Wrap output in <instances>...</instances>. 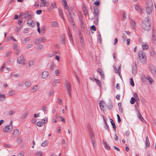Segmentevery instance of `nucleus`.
Returning a JSON list of instances; mask_svg holds the SVG:
<instances>
[{
	"mask_svg": "<svg viewBox=\"0 0 156 156\" xmlns=\"http://www.w3.org/2000/svg\"><path fill=\"white\" fill-rule=\"evenodd\" d=\"M146 20L143 21L142 27L143 29L145 30L148 31L151 29L150 22L149 21V18H147Z\"/></svg>",
	"mask_w": 156,
	"mask_h": 156,
	"instance_id": "nucleus-1",
	"label": "nucleus"
},
{
	"mask_svg": "<svg viewBox=\"0 0 156 156\" xmlns=\"http://www.w3.org/2000/svg\"><path fill=\"white\" fill-rule=\"evenodd\" d=\"M138 56L141 62L143 63H145L146 61V56L145 53L143 51H140L139 53Z\"/></svg>",
	"mask_w": 156,
	"mask_h": 156,
	"instance_id": "nucleus-2",
	"label": "nucleus"
},
{
	"mask_svg": "<svg viewBox=\"0 0 156 156\" xmlns=\"http://www.w3.org/2000/svg\"><path fill=\"white\" fill-rule=\"evenodd\" d=\"M66 88V89L70 97H71V85L70 83L68 81H66L65 85Z\"/></svg>",
	"mask_w": 156,
	"mask_h": 156,
	"instance_id": "nucleus-3",
	"label": "nucleus"
},
{
	"mask_svg": "<svg viewBox=\"0 0 156 156\" xmlns=\"http://www.w3.org/2000/svg\"><path fill=\"white\" fill-rule=\"evenodd\" d=\"M34 15L31 11H27L24 13V18L31 19L33 17Z\"/></svg>",
	"mask_w": 156,
	"mask_h": 156,
	"instance_id": "nucleus-4",
	"label": "nucleus"
},
{
	"mask_svg": "<svg viewBox=\"0 0 156 156\" xmlns=\"http://www.w3.org/2000/svg\"><path fill=\"white\" fill-rule=\"evenodd\" d=\"M153 8V5L152 4L147 6L146 9V13L148 14H150L152 12Z\"/></svg>",
	"mask_w": 156,
	"mask_h": 156,
	"instance_id": "nucleus-5",
	"label": "nucleus"
},
{
	"mask_svg": "<svg viewBox=\"0 0 156 156\" xmlns=\"http://www.w3.org/2000/svg\"><path fill=\"white\" fill-rule=\"evenodd\" d=\"M90 139L91 140V142L94 147V148L96 146V142L94 139V136L93 133L92 131L90 132Z\"/></svg>",
	"mask_w": 156,
	"mask_h": 156,
	"instance_id": "nucleus-6",
	"label": "nucleus"
},
{
	"mask_svg": "<svg viewBox=\"0 0 156 156\" xmlns=\"http://www.w3.org/2000/svg\"><path fill=\"white\" fill-rule=\"evenodd\" d=\"M25 59L24 58V56L23 55H21L17 60V62L18 64H24Z\"/></svg>",
	"mask_w": 156,
	"mask_h": 156,
	"instance_id": "nucleus-7",
	"label": "nucleus"
},
{
	"mask_svg": "<svg viewBox=\"0 0 156 156\" xmlns=\"http://www.w3.org/2000/svg\"><path fill=\"white\" fill-rule=\"evenodd\" d=\"M12 129V126L11 125L6 126L4 127L3 131L5 132H8Z\"/></svg>",
	"mask_w": 156,
	"mask_h": 156,
	"instance_id": "nucleus-8",
	"label": "nucleus"
},
{
	"mask_svg": "<svg viewBox=\"0 0 156 156\" xmlns=\"http://www.w3.org/2000/svg\"><path fill=\"white\" fill-rule=\"evenodd\" d=\"M121 65H120L118 69L115 66H113V68L115 70V73L118 74L119 76L121 77L122 75L121 74L120 72L121 71Z\"/></svg>",
	"mask_w": 156,
	"mask_h": 156,
	"instance_id": "nucleus-9",
	"label": "nucleus"
},
{
	"mask_svg": "<svg viewBox=\"0 0 156 156\" xmlns=\"http://www.w3.org/2000/svg\"><path fill=\"white\" fill-rule=\"evenodd\" d=\"M27 23L29 26L32 28H34L35 26V23L34 21L31 19H29L27 22Z\"/></svg>",
	"mask_w": 156,
	"mask_h": 156,
	"instance_id": "nucleus-10",
	"label": "nucleus"
},
{
	"mask_svg": "<svg viewBox=\"0 0 156 156\" xmlns=\"http://www.w3.org/2000/svg\"><path fill=\"white\" fill-rule=\"evenodd\" d=\"M150 70L152 74L154 76H156V69L153 66H151L150 67Z\"/></svg>",
	"mask_w": 156,
	"mask_h": 156,
	"instance_id": "nucleus-11",
	"label": "nucleus"
},
{
	"mask_svg": "<svg viewBox=\"0 0 156 156\" xmlns=\"http://www.w3.org/2000/svg\"><path fill=\"white\" fill-rule=\"evenodd\" d=\"M105 104V103L103 101H100L99 102V105L101 109L103 111L104 110V105Z\"/></svg>",
	"mask_w": 156,
	"mask_h": 156,
	"instance_id": "nucleus-12",
	"label": "nucleus"
},
{
	"mask_svg": "<svg viewBox=\"0 0 156 156\" xmlns=\"http://www.w3.org/2000/svg\"><path fill=\"white\" fill-rule=\"evenodd\" d=\"M94 16H99V11L98 9V8L97 6H95L94 7Z\"/></svg>",
	"mask_w": 156,
	"mask_h": 156,
	"instance_id": "nucleus-13",
	"label": "nucleus"
},
{
	"mask_svg": "<svg viewBox=\"0 0 156 156\" xmlns=\"http://www.w3.org/2000/svg\"><path fill=\"white\" fill-rule=\"evenodd\" d=\"M48 74L49 73L47 71H44L42 73L41 78L42 79L46 78L48 76Z\"/></svg>",
	"mask_w": 156,
	"mask_h": 156,
	"instance_id": "nucleus-14",
	"label": "nucleus"
},
{
	"mask_svg": "<svg viewBox=\"0 0 156 156\" xmlns=\"http://www.w3.org/2000/svg\"><path fill=\"white\" fill-rule=\"evenodd\" d=\"M56 8L57 6L55 2H54L51 3V5L48 8V9L51 10Z\"/></svg>",
	"mask_w": 156,
	"mask_h": 156,
	"instance_id": "nucleus-15",
	"label": "nucleus"
},
{
	"mask_svg": "<svg viewBox=\"0 0 156 156\" xmlns=\"http://www.w3.org/2000/svg\"><path fill=\"white\" fill-rule=\"evenodd\" d=\"M152 38L153 43L156 44V33L155 32H153Z\"/></svg>",
	"mask_w": 156,
	"mask_h": 156,
	"instance_id": "nucleus-16",
	"label": "nucleus"
},
{
	"mask_svg": "<svg viewBox=\"0 0 156 156\" xmlns=\"http://www.w3.org/2000/svg\"><path fill=\"white\" fill-rule=\"evenodd\" d=\"M150 53L151 56H152L153 58H155L156 53L153 49H152L150 50Z\"/></svg>",
	"mask_w": 156,
	"mask_h": 156,
	"instance_id": "nucleus-17",
	"label": "nucleus"
},
{
	"mask_svg": "<svg viewBox=\"0 0 156 156\" xmlns=\"http://www.w3.org/2000/svg\"><path fill=\"white\" fill-rule=\"evenodd\" d=\"M141 45L143 50H146L148 48V45L144 42L142 43Z\"/></svg>",
	"mask_w": 156,
	"mask_h": 156,
	"instance_id": "nucleus-18",
	"label": "nucleus"
},
{
	"mask_svg": "<svg viewBox=\"0 0 156 156\" xmlns=\"http://www.w3.org/2000/svg\"><path fill=\"white\" fill-rule=\"evenodd\" d=\"M19 131L18 129H15L14 130L13 135L14 136L17 137L19 135Z\"/></svg>",
	"mask_w": 156,
	"mask_h": 156,
	"instance_id": "nucleus-19",
	"label": "nucleus"
},
{
	"mask_svg": "<svg viewBox=\"0 0 156 156\" xmlns=\"http://www.w3.org/2000/svg\"><path fill=\"white\" fill-rule=\"evenodd\" d=\"M97 84L100 87V88H102V85L100 81L96 78H94Z\"/></svg>",
	"mask_w": 156,
	"mask_h": 156,
	"instance_id": "nucleus-20",
	"label": "nucleus"
},
{
	"mask_svg": "<svg viewBox=\"0 0 156 156\" xmlns=\"http://www.w3.org/2000/svg\"><path fill=\"white\" fill-rule=\"evenodd\" d=\"M103 143L104 145L105 148L107 150H109L110 149V147L108 146L107 143L104 140L103 141Z\"/></svg>",
	"mask_w": 156,
	"mask_h": 156,
	"instance_id": "nucleus-21",
	"label": "nucleus"
},
{
	"mask_svg": "<svg viewBox=\"0 0 156 156\" xmlns=\"http://www.w3.org/2000/svg\"><path fill=\"white\" fill-rule=\"evenodd\" d=\"M146 147H148L150 146V144L149 143V138H148V137L147 136L146 137Z\"/></svg>",
	"mask_w": 156,
	"mask_h": 156,
	"instance_id": "nucleus-22",
	"label": "nucleus"
},
{
	"mask_svg": "<svg viewBox=\"0 0 156 156\" xmlns=\"http://www.w3.org/2000/svg\"><path fill=\"white\" fill-rule=\"evenodd\" d=\"M40 1L41 2L40 5L41 7H43L46 5L47 2H45L46 0H40Z\"/></svg>",
	"mask_w": 156,
	"mask_h": 156,
	"instance_id": "nucleus-23",
	"label": "nucleus"
},
{
	"mask_svg": "<svg viewBox=\"0 0 156 156\" xmlns=\"http://www.w3.org/2000/svg\"><path fill=\"white\" fill-rule=\"evenodd\" d=\"M28 113V111H26L22 115V119H25L27 117Z\"/></svg>",
	"mask_w": 156,
	"mask_h": 156,
	"instance_id": "nucleus-24",
	"label": "nucleus"
},
{
	"mask_svg": "<svg viewBox=\"0 0 156 156\" xmlns=\"http://www.w3.org/2000/svg\"><path fill=\"white\" fill-rule=\"evenodd\" d=\"M137 116L138 118L140 119V120H141L142 122H144V119L142 117L140 113L139 112L138 114H137Z\"/></svg>",
	"mask_w": 156,
	"mask_h": 156,
	"instance_id": "nucleus-25",
	"label": "nucleus"
},
{
	"mask_svg": "<svg viewBox=\"0 0 156 156\" xmlns=\"http://www.w3.org/2000/svg\"><path fill=\"white\" fill-rule=\"evenodd\" d=\"M38 89V86L37 85H36L33 87L32 89V90L33 92H35Z\"/></svg>",
	"mask_w": 156,
	"mask_h": 156,
	"instance_id": "nucleus-26",
	"label": "nucleus"
},
{
	"mask_svg": "<svg viewBox=\"0 0 156 156\" xmlns=\"http://www.w3.org/2000/svg\"><path fill=\"white\" fill-rule=\"evenodd\" d=\"M38 41H39L40 43L41 42H44L45 41L46 39L44 37H42L40 38H38Z\"/></svg>",
	"mask_w": 156,
	"mask_h": 156,
	"instance_id": "nucleus-27",
	"label": "nucleus"
},
{
	"mask_svg": "<svg viewBox=\"0 0 156 156\" xmlns=\"http://www.w3.org/2000/svg\"><path fill=\"white\" fill-rule=\"evenodd\" d=\"M24 84L25 86L27 87H29L31 85V83L29 81H26Z\"/></svg>",
	"mask_w": 156,
	"mask_h": 156,
	"instance_id": "nucleus-28",
	"label": "nucleus"
},
{
	"mask_svg": "<svg viewBox=\"0 0 156 156\" xmlns=\"http://www.w3.org/2000/svg\"><path fill=\"white\" fill-rule=\"evenodd\" d=\"M5 98V96L4 94H0V101H3L4 100Z\"/></svg>",
	"mask_w": 156,
	"mask_h": 156,
	"instance_id": "nucleus-29",
	"label": "nucleus"
},
{
	"mask_svg": "<svg viewBox=\"0 0 156 156\" xmlns=\"http://www.w3.org/2000/svg\"><path fill=\"white\" fill-rule=\"evenodd\" d=\"M60 82V81L59 80H58V79L55 80H54V81L53 82L52 85L53 86H54L56 84L59 83Z\"/></svg>",
	"mask_w": 156,
	"mask_h": 156,
	"instance_id": "nucleus-30",
	"label": "nucleus"
},
{
	"mask_svg": "<svg viewBox=\"0 0 156 156\" xmlns=\"http://www.w3.org/2000/svg\"><path fill=\"white\" fill-rule=\"evenodd\" d=\"M110 122L112 126V127H113V128L114 129H115V128H116V126H115V123L114 122L113 120L112 119H110Z\"/></svg>",
	"mask_w": 156,
	"mask_h": 156,
	"instance_id": "nucleus-31",
	"label": "nucleus"
},
{
	"mask_svg": "<svg viewBox=\"0 0 156 156\" xmlns=\"http://www.w3.org/2000/svg\"><path fill=\"white\" fill-rule=\"evenodd\" d=\"M136 101L135 98L134 97H132L130 101V103L131 104H133Z\"/></svg>",
	"mask_w": 156,
	"mask_h": 156,
	"instance_id": "nucleus-32",
	"label": "nucleus"
},
{
	"mask_svg": "<svg viewBox=\"0 0 156 156\" xmlns=\"http://www.w3.org/2000/svg\"><path fill=\"white\" fill-rule=\"evenodd\" d=\"M48 144V142L47 140H44L42 143L41 144V146L43 147H46L47 146Z\"/></svg>",
	"mask_w": 156,
	"mask_h": 156,
	"instance_id": "nucleus-33",
	"label": "nucleus"
},
{
	"mask_svg": "<svg viewBox=\"0 0 156 156\" xmlns=\"http://www.w3.org/2000/svg\"><path fill=\"white\" fill-rule=\"evenodd\" d=\"M103 120H104V121L105 122V129H107L108 130V131H109V126L106 123V121H105V119L103 118Z\"/></svg>",
	"mask_w": 156,
	"mask_h": 156,
	"instance_id": "nucleus-34",
	"label": "nucleus"
},
{
	"mask_svg": "<svg viewBox=\"0 0 156 156\" xmlns=\"http://www.w3.org/2000/svg\"><path fill=\"white\" fill-rule=\"evenodd\" d=\"M83 10L84 12L85 15L86 16L88 14L87 9L85 7L83 8Z\"/></svg>",
	"mask_w": 156,
	"mask_h": 156,
	"instance_id": "nucleus-35",
	"label": "nucleus"
},
{
	"mask_svg": "<svg viewBox=\"0 0 156 156\" xmlns=\"http://www.w3.org/2000/svg\"><path fill=\"white\" fill-rule=\"evenodd\" d=\"M48 108L46 105H44L41 108V110L45 113Z\"/></svg>",
	"mask_w": 156,
	"mask_h": 156,
	"instance_id": "nucleus-36",
	"label": "nucleus"
},
{
	"mask_svg": "<svg viewBox=\"0 0 156 156\" xmlns=\"http://www.w3.org/2000/svg\"><path fill=\"white\" fill-rule=\"evenodd\" d=\"M68 34H69V37H70V40L71 41L72 44H73V45H74V43H73V40L72 38V34H71V33L70 31L69 32Z\"/></svg>",
	"mask_w": 156,
	"mask_h": 156,
	"instance_id": "nucleus-37",
	"label": "nucleus"
},
{
	"mask_svg": "<svg viewBox=\"0 0 156 156\" xmlns=\"http://www.w3.org/2000/svg\"><path fill=\"white\" fill-rule=\"evenodd\" d=\"M147 80L149 81V83L151 84H152V82L153 81L152 78L150 76H148L147 77Z\"/></svg>",
	"mask_w": 156,
	"mask_h": 156,
	"instance_id": "nucleus-38",
	"label": "nucleus"
},
{
	"mask_svg": "<svg viewBox=\"0 0 156 156\" xmlns=\"http://www.w3.org/2000/svg\"><path fill=\"white\" fill-rule=\"evenodd\" d=\"M30 39L28 37H26L22 41L23 43H27L29 41Z\"/></svg>",
	"mask_w": 156,
	"mask_h": 156,
	"instance_id": "nucleus-39",
	"label": "nucleus"
},
{
	"mask_svg": "<svg viewBox=\"0 0 156 156\" xmlns=\"http://www.w3.org/2000/svg\"><path fill=\"white\" fill-rule=\"evenodd\" d=\"M133 96L135 98L136 101V102H137L138 101H139V99L138 98V95L136 93H134L133 94Z\"/></svg>",
	"mask_w": 156,
	"mask_h": 156,
	"instance_id": "nucleus-40",
	"label": "nucleus"
},
{
	"mask_svg": "<svg viewBox=\"0 0 156 156\" xmlns=\"http://www.w3.org/2000/svg\"><path fill=\"white\" fill-rule=\"evenodd\" d=\"M52 25L54 27H57L58 26V23L57 21H54L53 22Z\"/></svg>",
	"mask_w": 156,
	"mask_h": 156,
	"instance_id": "nucleus-41",
	"label": "nucleus"
},
{
	"mask_svg": "<svg viewBox=\"0 0 156 156\" xmlns=\"http://www.w3.org/2000/svg\"><path fill=\"white\" fill-rule=\"evenodd\" d=\"M146 77L144 75H142L141 76V80L143 82H145L146 80Z\"/></svg>",
	"mask_w": 156,
	"mask_h": 156,
	"instance_id": "nucleus-42",
	"label": "nucleus"
},
{
	"mask_svg": "<svg viewBox=\"0 0 156 156\" xmlns=\"http://www.w3.org/2000/svg\"><path fill=\"white\" fill-rule=\"evenodd\" d=\"M131 24L133 26V28L134 29L135 26L136 25V23L135 21L133 20H132L131 21Z\"/></svg>",
	"mask_w": 156,
	"mask_h": 156,
	"instance_id": "nucleus-43",
	"label": "nucleus"
},
{
	"mask_svg": "<svg viewBox=\"0 0 156 156\" xmlns=\"http://www.w3.org/2000/svg\"><path fill=\"white\" fill-rule=\"evenodd\" d=\"M55 65L53 63L51 64L50 67V69L51 70H53L55 69Z\"/></svg>",
	"mask_w": 156,
	"mask_h": 156,
	"instance_id": "nucleus-44",
	"label": "nucleus"
},
{
	"mask_svg": "<svg viewBox=\"0 0 156 156\" xmlns=\"http://www.w3.org/2000/svg\"><path fill=\"white\" fill-rule=\"evenodd\" d=\"M44 124V122H38L37 123V125L39 127L42 126Z\"/></svg>",
	"mask_w": 156,
	"mask_h": 156,
	"instance_id": "nucleus-45",
	"label": "nucleus"
},
{
	"mask_svg": "<svg viewBox=\"0 0 156 156\" xmlns=\"http://www.w3.org/2000/svg\"><path fill=\"white\" fill-rule=\"evenodd\" d=\"M130 84L132 87H133L134 86V83L133 80V79L131 78H130Z\"/></svg>",
	"mask_w": 156,
	"mask_h": 156,
	"instance_id": "nucleus-46",
	"label": "nucleus"
},
{
	"mask_svg": "<svg viewBox=\"0 0 156 156\" xmlns=\"http://www.w3.org/2000/svg\"><path fill=\"white\" fill-rule=\"evenodd\" d=\"M135 8L136 10L138 11L140 10L141 8L139 5L136 4L135 6Z\"/></svg>",
	"mask_w": 156,
	"mask_h": 156,
	"instance_id": "nucleus-47",
	"label": "nucleus"
},
{
	"mask_svg": "<svg viewBox=\"0 0 156 156\" xmlns=\"http://www.w3.org/2000/svg\"><path fill=\"white\" fill-rule=\"evenodd\" d=\"M80 42L82 45H83L84 44V40L81 37H80Z\"/></svg>",
	"mask_w": 156,
	"mask_h": 156,
	"instance_id": "nucleus-48",
	"label": "nucleus"
},
{
	"mask_svg": "<svg viewBox=\"0 0 156 156\" xmlns=\"http://www.w3.org/2000/svg\"><path fill=\"white\" fill-rule=\"evenodd\" d=\"M42 154L43 153L42 152L39 151L36 154V156H42Z\"/></svg>",
	"mask_w": 156,
	"mask_h": 156,
	"instance_id": "nucleus-49",
	"label": "nucleus"
},
{
	"mask_svg": "<svg viewBox=\"0 0 156 156\" xmlns=\"http://www.w3.org/2000/svg\"><path fill=\"white\" fill-rule=\"evenodd\" d=\"M54 90H51V91H50V92L49 93V96L50 97L52 96L54 94Z\"/></svg>",
	"mask_w": 156,
	"mask_h": 156,
	"instance_id": "nucleus-50",
	"label": "nucleus"
},
{
	"mask_svg": "<svg viewBox=\"0 0 156 156\" xmlns=\"http://www.w3.org/2000/svg\"><path fill=\"white\" fill-rule=\"evenodd\" d=\"M96 18V20L95 21V24H97L98 23V16H94Z\"/></svg>",
	"mask_w": 156,
	"mask_h": 156,
	"instance_id": "nucleus-51",
	"label": "nucleus"
},
{
	"mask_svg": "<svg viewBox=\"0 0 156 156\" xmlns=\"http://www.w3.org/2000/svg\"><path fill=\"white\" fill-rule=\"evenodd\" d=\"M137 71L136 68H133L132 69V73L133 74H135L137 73Z\"/></svg>",
	"mask_w": 156,
	"mask_h": 156,
	"instance_id": "nucleus-52",
	"label": "nucleus"
},
{
	"mask_svg": "<svg viewBox=\"0 0 156 156\" xmlns=\"http://www.w3.org/2000/svg\"><path fill=\"white\" fill-rule=\"evenodd\" d=\"M62 40L61 41V42L62 43H65L66 41H65L64 35H62Z\"/></svg>",
	"mask_w": 156,
	"mask_h": 156,
	"instance_id": "nucleus-53",
	"label": "nucleus"
},
{
	"mask_svg": "<svg viewBox=\"0 0 156 156\" xmlns=\"http://www.w3.org/2000/svg\"><path fill=\"white\" fill-rule=\"evenodd\" d=\"M100 75L101 77L103 79H104L105 78V76L103 72H101V71H100Z\"/></svg>",
	"mask_w": 156,
	"mask_h": 156,
	"instance_id": "nucleus-54",
	"label": "nucleus"
},
{
	"mask_svg": "<svg viewBox=\"0 0 156 156\" xmlns=\"http://www.w3.org/2000/svg\"><path fill=\"white\" fill-rule=\"evenodd\" d=\"M43 48V46L41 44H40L38 46L37 49L38 50H40L42 49Z\"/></svg>",
	"mask_w": 156,
	"mask_h": 156,
	"instance_id": "nucleus-55",
	"label": "nucleus"
},
{
	"mask_svg": "<svg viewBox=\"0 0 156 156\" xmlns=\"http://www.w3.org/2000/svg\"><path fill=\"white\" fill-rule=\"evenodd\" d=\"M117 117L118 122L119 123H120L121 121V120L120 116L118 114L117 115Z\"/></svg>",
	"mask_w": 156,
	"mask_h": 156,
	"instance_id": "nucleus-56",
	"label": "nucleus"
},
{
	"mask_svg": "<svg viewBox=\"0 0 156 156\" xmlns=\"http://www.w3.org/2000/svg\"><path fill=\"white\" fill-rule=\"evenodd\" d=\"M59 13L60 16L62 18H63V13H62V11L61 10H59Z\"/></svg>",
	"mask_w": 156,
	"mask_h": 156,
	"instance_id": "nucleus-57",
	"label": "nucleus"
},
{
	"mask_svg": "<svg viewBox=\"0 0 156 156\" xmlns=\"http://www.w3.org/2000/svg\"><path fill=\"white\" fill-rule=\"evenodd\" d=\"M12 53V52L11 51H8L6 53V54L5 55V57H8L9 56L10 54Z\"/></svg>",
	"mask_w": 156,
	"mask_h": 156,
	"instance_id": "nucleus-58",
	"label": "nucleus"
},
{
	"mask_svg": "<svg viewBox=\"0 0 156 156\" xmlns=\"http://www.w3.org/2000/svg\"><path fill=\"white\" fill-rule=\"evenodd\" d=\"M91 29L92 30L94 31H95L96 30V27L94 25H93L91 26Z\"/></svg>",
	"mask_w": 156,
	"mask_h": 156,
	"instance_id": "nucleus-59",
	"label": "nucleus"
},
{
	"mask_svg": "<svg viewBox=\"0 0 156 156\" xmlns=\"http://www.w3.org/2000/svg\"><path fill=\"white\" fill-rule=\"evenodd\" d=\"M59 119H60L61 121L63 122L64 123L65 122V119H64V118L63 117H62L61 116H60V117H59Z\"/></svg>",
	"mask_w": 156,
	"mask_h": 156,
	"instance_id": "nucleus-60",
	"label": "nucleus"
},
{
	"mask_svg": "<svg viewBox=\"0 0 156 156\" xmlns=\"http://www.w3.org/2000/svg\"><path fill=\"white\" fill-rule=\"evenodd\" d=\"M94 4L97 6H99L100 5V2L98 0H97L94 2Z\"/></svg>",
	"mask_w": 156,
	"mask_h": 156,
	"instance_id": "nucleus-61",
	"label": "nucleus"
},
{
	"mask_svg": "<svg viewBox=\"0 0 156 156\" xmlns=\"http://www.w3.org/2000/svg\"><path fill=\"white\" fill-rule=\"evenodd\" d=\"M42 11L41 10H38L36 11V13L37 14H40L42 12Z\"/></svg>",
	"mask_w": 156,
	"mask_h": 156,
	"instance_id": "nucleus-62",
	"label": "nucleus"
},
{
	"mask_svg": "<svg viewBox=\"0 0 156 156\" xmlns=\"http://www.w3.org/2000/svg\"><path fill=\"white\" fill-rule=\"evenodd\" d=\"M16 52V55H18L20 54V50L18 49H16L15 50Z\"/></svg>",
	"mask_w": 156,
	"mask_h": 156,
	"instance_id": "nucleus-63",
	"label": "nucleus"
},
{
	"mask_svg": "<svg viewBox=\"0 0 156 156\" xmlns=\"http://www.w3.org/2000/svg\"><path fill=\"white\" fill-rule=\"evenodd\" d=\"M15 93V92L14 91H13V90L11 91L9 93V95H12L14 94Z\"/></svg>",
	"mask_w": 156,
	"mask_h": 156,
	"instance_id": "nucleus-64",
	"label": "nucleus"
}]
</instances>
